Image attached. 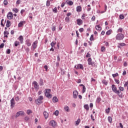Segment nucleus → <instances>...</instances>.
I'll list each match as a JSON object with an SVG mask.
<instances>
[{
	"label": "nucleus",
	"instance_id": "48",
	"mask_svg": "<svg viewBox=\"0 0 128 128\" xmlns=\"http://www.w3.org/2000/svg\"><path fill=\"white\" fill-rule=\"evenodd\" d=\"M6 54H10V49H7Z\"/></svg>",
	"mask_w": 128,
	"mask_h": 128
},
{
	"label": "nucleus",
	"instance_id": "43",
	"mask_svg": "<svg viewBox=\"0 0 128 128\" xmlns=\"http://www.w3.org/2000/svg\"><path fill=\"white\" fill-rule=\"evenodd\" d=\"M65 20L66 22H70V17H66Z\"/></svg>",
	"mask_w": 128,
	"mask_h": 128
},
{
	"label": "nucleus",
	"instance_id": "33",
	"mask_svg": "<svg viewBox=\"0 0 128 128\" xmlns=\"http://www.w3.org/2000/svg\"><path fill=\"white\" fill-rule=\"evenodd\" d=\"M12 12H14L16 14H18V12H19V10L18 9V8H13Z\"/></svg>",
	"mask_w": 128,
	"mask_h": 128
},
{
	"label": "nucleus",
	"instance_id": "24",
	"mask_svg": "<svg viewBox=\"0 0 128 128\" xmlns=\"http://www.w3.org/2000/svg\"><path fill=\"white\" fill-rule=\"evenodd\" d=\"M57 46L58 48V50H64V44H61L60 46L58 44Z\"/></svg>",
	"mask_w": 128,
	"mask_h": 128
},
{
	"label": "nucleus",
	"instance_id": "63",
	"mask_svg": "<svg viewBox=\"0 0 128 128\" xmlns=\"http://www.w3.org/2000/svg\"><path fill=\"white\" fill-rule=\"evenodd\" d=\"M86 58H90V54L88 52L86 55Z\"/></svg>",
	"mask_w": 128,
	"mask_h": 128
},
{
	"label": "nucleus",
	"instance_id": "54",
	"mask_svg": "<svg viewBox=\"0 0 128 128\" xmlns=\"http://www.w3.org/2000/svg\"><path fill=\"white\" fill-rule=\"evenodd\" d=\"M32 110H27V114H32Z\"/></svg>",
	"mask_w": 128,
	"mask_h": 128
},
{
	"label": "nucleus",
	"instance_id": "27",
	"mask_svg": "<svg viewBox=\"0 0 128 128\" xmlns=\"http://www.w3.org/2000/svg\"><path fill=\"white\" fill-rule=\"evenodd\" d=\"M95 28L96 30H102V27H100V24L96 26Z\"/></svg>",
	"mask_w": 128,
	"mask_h": 128
},
{
	"label": "nucleus",
	"instance_id": "3",
	"mask_svg": "<svg viewBox=\"0 0 128 128\" xmlns=\"http://www.w3.org/2000/svg\"><path fill=\"white\" fill-rule=\"evenodd\" d=\"M42 100H44V96H40L37 100H35V102L36 104H40L42 103Z\"/></svg>",
	"mask_w": 128,
	"mask_h": 128
},
{
	"label": "nucleus",
	"instance_id": "50",
	"mask_svg": "<svg viewBox=\"0 0 128 128\" xmlns=\"http://www.w3.org/2000/svg\"><path fill=\"white\" fill-rule=\"evenodd\" d=\"M110 108H107V109H106V114H110Z\"/></svg>",
	"mask_w": 128,
	"mask_h": 128
},
{
	"label": "nucleus",
	"instance_id": "26",
	"mask_svg": "<svg viewBox=\"0 0 128 128\" xmlns=\"http://www.w3.org/2000/svg\"><path fill=\"white\" fill-rule=\"evenodd\" d=\"M101 100H102V98H100V97H98L96 100V104H100Z\"/></svg>",
	"mask_w": 128,
	"mask_h": 128
},
{
	"label": "nucleus",
	"instance_id": "23",
	"mask_svg": "<svg viewBox=\"0 0 128 128\" xmlns=\"http://www.w3.org/2000/svg\"><path fill=\"white\" fill-rule=\"evenodd\" d=\"M66 2L69 6H72V4H74V2H72V0H66Z\"/></svg>",
	"mask_w": 128,
	"mask_h": 128
},
{
	"label": "nucleus",
	"instance_id": "29",
	"mask_svg": "<svg viewBox=\"0 0 128 128\" xmlns=\"http://www.w3.org/2000/svg\"><path fill=\"white\" fill-rule=\"evenodd\" d=\"M76 12H82V7L80 6H78L76 7Z\"/></svg>",
	"mask_w": 128,
	"mask_h": 128
},
{
	"label": "nucleus",
	"instance_id": "22",
	"mask_svg": "<svg viewBox=\"0 0 128 128\" xmlns=\"http://www.w3.org/2000/svg\"><path fill=\"white\" fill-rule=\"evenodd\" d=\"M4 38H8V34H10V33L6 31V30L4 32Z\"/></svg>",
	"mask_w": 128,
	"mask_h": 128
},
{
	"label": "nucleus",
	"instance_id": "11",
	"mask_svg": "<svg viewBox=\"0 0 128 128\" xmlns=\"http://www.w3.org/2000/svg\"><path fill=\"white\" fill-rule=\"evenodd\" d=\"M78 96V92L76 90L73 91V98H77Z\"/></svg>",
	"mask_w": 128,
	"mask_h": 128
},
{
	"label": "nucleus",
	"instance_id": "60",
	"mask_svg": "<svg viewBox=\"0 0 128 128\" xmlns=\"http://www.w3.org/2000/svg\"><path fill=\"white\" fill-rule=\"evenodd\" d=\"M79 32H84V28H80L79 29Z\"/></svg>",
	"mask_w": 128,
	"mask_h": 128
},
{
	"label": "nucleus",
	"instance_id": "21",
	"mask_svg": "<svg viewBox=\"0 0 128 128\" xmlns=\"http://www.w3.org/2000/svg\"><path fill=\"white\" fill-rule=\"evenodd\" d=\"M43 114L46 120L48 118V113L45 111Z\"/></svg>",
	"mask_w": 128,
	"mask_h": 128
},
{
	"label": "nucleus",
	"instance_id": "38",
	"mask_svg": "<svg viewBox=\"0 0 128 128\" xmlns=\"http://www.w3.org/2000/svg\"><path fill=\"white\" fill-rule=\"evenodd\" d=\"M52 12L54 14H56V12H58V9L56 8V7H55L54 8L52 9Z\"/></svg>",
	"mask_w": 128,
	"mask_h": 128
},
{
	"label": "nucleus",
	"instance_id": "8",
	"mask_svg": "<svg viewBox=\"0 0 128 128\" xmlns=\"http://www.w3.org/2000/svg\"><path fill=\"white\" fill-rule=\"evenodd\" d=\"M74 68H76V70H84V66L82 64H78L77 65H76Z\"/></svg>",
	"mask_w": 128,
	"mask_h": 128
},
{
	"label": "nucleus",
	"instance_id": "1",
	"mask_svg": "<svg viewBox=\"0 0 128 128\" xmlns=\"http://www.w3.org/2000/svg\"><path fill=\"white\" fill-rule=\"evenodd\" d=\"M50 92H52L50 89H45L44 94L48 98H52V94H50Z\"/></svg>",
	"mask_w": 128,
	"mask_h": 128
},
{
	"label": "nucleus",
	"instance_id": "37",
	"mask_svg": "<svg viewBox=\"0 0 128 128\" xmlns=\"http://www.w3.org/2000/svg\"><path fill=\"white\" fill-rule=\"evenodd\" d=\"M102 84H105V86H108V81H106V80H102Z\"/></svg>",
	"mask_w": 128,
	"mask_h": 128
},
{
	"label": "nucleus",
	"instance_id": "32",
	"mask_svg": "<svg viewBox=\"0 0 128 128\" xmlns=\"http://www.w3.org/2000/svg\"><path fill=\"white\" fill-rule=\"evenodd\" d=\"M118 48H120V46H126V44L124 43H118Z\"/></svg>",
	"mask_w": 128,
	"mask_h": 128
},
{
	"label": "nucleus",
	"instance_id": "45",
	"mask_svg": "<svg viewBox=\"0 0 128 128\" xmlns=\"http://www.w3.org/2000/svg\"><path fill=\"white\" fill-rule=\"evenodd\" d=\"M112 76H113V78H116V76H118V73L116 72L115 74H112Z\"/></svg>",
	"mask_w": 128,
	"mask_h": 128
},
{
	"label": "nucleus",
	"instance_id": "28",
	"mask_svg": "<svg viewBox=\"0 0 128 128\" xmlns=\"http://www.w3.org/2000/svg\"><path fill=\"white\" fill-rule=\"evenodd\" d=\"M52 102H58V99L56 96L52 98Z\"/></svg>",
	"mask_w": 128,
	"mask_h": 128
},
{
	"label": "nucleus",
	"instance_id": "12",
	"mask_svg": "<svg viewBox=\"0 0 128 128\" xmlns=\"http://www.w3.org/2000/svg\"><path fill=\"white\" fill-rule=\"evenodd\" d=\"M24 111H20L17 112L16 116L18 118V116H24Z\"/></svg>",
	"mask_w": 128,
	"mask_h": 128
},
{
	"label": "nucleus",
	"instance_id": "49",
	"mask_svg": "<svg viewBox=\"0 0 128 128\" xmlns=\"http://www.w3.org/2000/svg\"><path fill=\"white\" fill-rule=\"evenodd\" d=\"M86 86H83L82 87V92L83 94H84V92H86Z\"/></svg>",
	"mask_w": 128,
	"mask_h": 128
},
{
	"label": "nucleus",
	"instance_id": "30",
	"mask_svg": "<svg viewBox=\"0 0 128 128\" xmlns=\"http://www.w3.org/2000/svg\"><path fill=\"white\" fill-rule=\"evenodd\" d=\"M64 110L67 112H70V108L68 106H64Z\"/></svg>",
	"mask_w": 128,
	"mask_h": 128
},
{
	"label": "nucleus",
	"instance_id": "52",
	"mask_svg": "<svg viewBox=\"0 0 128 128\" xmlns=\"http://www.w3.org/2000/svg\"><path fill=\"white\" fill-rule=\"evenodd\" d=\"M114 82L117 84H120V80L114 79Z\"/></svg>",
	"mask_w": 128,
	"mask_h": 128
},
{
	"label": "nucleus",
	"instance_id": "7",
	"mask_svg": "<svg viewBox=\"0 0 128 128\" xmlns=\"http://www.w3.org/2000/svg\"><path fill=\"white\" fill-rule=\"evenodd\" d=\"M38 40L32 43V48L33 50H35L38 48Z\"/></svg>",
	"mask_w": 128,
	"mask_h": 128
},
{
	"label": "nucleus",
	"instance_id": "41",
	"mask_svg": "<svg viewBox=\"0 0 128 128\" xmlns=\"http://www.w3.org/2000/svg\"><path fill=\"white\" fill-rule=\"evenodd\" d=\"M119 18L120 20H124V14H121L120 15Z\"/></svg>",
	"mask_w": 128,
	"mask_h": 128
},
{
	"label": "nucleus",
	"instance_id": "51",
	"mask_svg": "<svg viewBox=\"0 0 128 128\" xmlns=\"http://www.w3.org/2000/svg\"><path fill=\"white\" fill-rule=\"evenodd\" d=\"M8 0H4V6H8Z\"/></svg>",
	"mask_w": 128,
	"mask_h": 128
},
{
	"label": "nucleus",
	"instance_id": "20",
	"mask_svg": "<svg viewBox=\"0 0 128 128\" xmlns=\"http://www.w3.org/2000/svg\"><path fill=\"white\" fill-rule=\"evenodd\" d=\"M39 84L40 86H44V80L42 78H40L39 80Z\"/></svg>",
	"mask_w": 128,
	"mask_h": 128
},
{
	"label": "nucleus",
	"instance_id": "2",
	"mask_svg": "<svg viewBox=\"0 0 128 128\" xmlns=\"http://www.w3.org/2000/svg\"><path fill=\"white\" fill-rule=\"evenodd\" d=\"M124 38V35L122 33H118L116 36V40H122Z\"/></svg>",
	"mask_w": 128,
	"mask_h": 128
},
{
	"label": "nucleus",
	"instance_id": "39",
	"mask_svg": "<svg viewBox=\"0 0 128 128\" xmlns=\"http://www.w3.org/2000/svg\"><path fill=\"white\" fill-rule=\"evenodd\" d=\"M105 50H106V48H104V46H102V48H101V52H104Z\"/></svg>",
	"mask_w": 128,
	"mask_h": 128
},
{
	"label": "nucleus",
	"instance_id": "36",
	"mask_svg": "<svg viewBox=\"0 0 128 128\" xmlns=\"http://www.w3.org/2000/svg\"><path fill=\"white\" fill-rule=\"evenodd\" d=\"M14 44L15 46H20V42L18 40H16L14 42Z\"/></svg>",
	"mask_w": 128,
	"mask_h": 128
},
{
	"label": "nucleus",
	"instance_id": "40",
	"mask_svg": "<svg viewBox=\"0 0 128 128\" xmlns=\"http://www.w3.org/2000/svg\"><path fill=\"white\" fill-rule=\"evenodd\" d=\"M46 6H50V1L49 0H48L46 1Z\"/></svg>",
	"mask_w": 128,
	"mask_h": 128
},
{
	"label": "nucleus",
	"instance_id": "44",
	"mask_svg": "<svg viewBox=\"0 0 128 128\" xmlns=\"http://www.w3.org/2000/svg\"><path fill=\"white\" fill-rule=\"evenodd\" d=\"M59 112H58V110H56L55 112L54 113V114L55 116H58Z\"/></svg>",
	"mask_w": 128,
	"mask_h": 128
},
{
	"label": "nucleus",
	"instance_id": "46",
	"mask_svg": "<svg viewBox=\"0 0 128 128\" xmlns=\"http://www.w3.org/2000/svg\"><path fill=\"white\" fill-rule=\"evenodd\" d=\"M4 20L2 19L1 20V23H0V24L1 26H4Z\"/></svg>",
	"mask_w": 128,
	"mask_h": 128
},
{
	"label": "nucleus",
	"instance_id": "5",
	"mask_svg": "<svg viewBox=\"0 0 128 128\" xmlns=\"http://www.w3.org/2000/svg\"><path fill=\"white\" fill-rule=\"evenodd\" d=\"M32 84L34 85V88H35L36 90L38 92V90H40V85H38V84L36 81H34L32 83Z\"/></svg>",
	"mask_w": 128,
	"mask_h": 128
},
{
	"label": "nucleus",
	"instance_id": "19",
	"mask_svg": "<svg viewBox=\"0 0 128 128\" xmlns=\"http://www.w3.org/2000/svg\"><path fill=\"white\" fill-rule=\"evenodd\" d=\"M10 26H12V24L10 23V20H8L6 21V28H10Z\"/></svg>",
	"mask_w": 128,
	"mask_h": 128
},
{
	"label": "nucleus",
	"instance_id": "10",
	"mask_svg": "<svg viewBox=\"0 0 128 128\" xmlns=\"http://www.w3.org/2000/svg\"><path fill=\"white\" fill-rule=\"evenodd\" d=\"M14 104H16V103L14 102V98H12L10 100V108H14Z\"/></svg>",
	"mask_w": 128,
	"mask_h": 128
},
{
	"label": "nucleus",
	"instance_id": "17",
	"mask_svg": "<svg viewBox=\"0 0 128 128\" xmlns=\"http://www.w3.org/2000/svg\"><path fill=\"white\" fill-rule=\"evenodd\" d=\"M92 58H88V64L89 66H92V64H94V62H92Z\"/></svg>",
	"mask_w": 128,
	"mask_h": 128
},
{
	"label": "nucleus",
	"instance_id": "61",
	"mask_svg": "<svg viewBox=\"0 0 128 128\" xmlns=\"http://www.w3.org/2000/svg\"><path fill=\"white\" fill-rule=\"evenodd\" d=\"M44 68H45L46 72H48V66L46 65L44 66Z\"/></svg>",
	"mask_w": 128,
	"mask_h": 128
},
{
	"label": "nucleus",
	"instance_id": "34",
	"mask_svg": "<svg viewBox=\"0 0 128 128\" xmlns=\"http://www.w3.org/2000/svg\"><path fill=\"white\" fill-rule=\"evenodd\" d=\"M80 119H78L75 123V126H78L80 124Z\"/></svg>",
	"mask_w": 128,
	"mask_h": 128
},
{
	"label": "nucleus",
	"instance_id": "31",
	"mask_svg": "<svg viewBox=\"0 0 128 128\" xmlns=\"http://www.w3.org/2000/svg\"><path fill=\"white\" fill-rule=\"evenodd\" d=\"M108 120L110 124H112V118L111 116H109L108 118Z\"/></svg>",
	"mask_w": 128,
	"mask_h": 128
},
{
	"label": "nucleus",
	"instance_id": "4",
	"mask_svg": "<svg viewBox=\"0 0 128 128\" xmlns=\"http://www.w3.org/2000/svg\"><path fill=\"white\" fill-rule=\"evenodd\" d=\"M112 90L115 92V94H118L119 96V97L120 98V90H116V85L114 84H112Z\"/></svg>",
	"mask_w": 128,
	"mask_h": 128
},
{
	"label": "nucleus",
	"instance_id": "16",
	"mask_svg": "<svg viewBox=\"0 0 128 128\" xmlns=\"http://www.w3.org/2000/svg\"><path fill=\"white\" fill-rule=\"evenodd\" d=\"M26 44L28 46H32V43H30V39H28L26 40Z\"/></svg>",
	"mask_w": 128,
	"mask_h": 128
},
{
	"label": "nucleus",
	"instance_id": "59",
	"mask_svg": "<svg viewBox=\"0 0 128 128\" xmlns=\"http://www.w3.org/2000/svg\"><path fill=\"white\" fill-rule=\"evenodd\" d=\"M90 40H94V34L91 35L90 38Z\"/></svg>",
	"mask_w": 128,
	"mask_h": 128
},
{
	"label": "nucleus",
	"instance_id": "58",
	"mask_svg": "<svg viewBox=\"0 0 128 128\" xmlns=\"http://www.w3.org/2000/svg\"><path fill=\"white\" fill-rule=\"evenodd\" d=\"M24 12H26V10H24V9L22 10L21 11H20V14H21L22 15V14H24Z\"/></svg>",
	"mask_w": 128,
	"mask_h": 128
},
{
	"label": "nucleus",
	"instance_id": "15",
	"mask_svg": "<svg viewBox=\"0 0 128 128\" xmlns=\"http://www.w3.org/2000/svg\"><path fill=\"white\" fill-rule=\"evenodd\" d=\"M76 22H77V24L78 26H82V19L80 18L77 19Z\"/></svg>",
	"mask_w": 128,
	"mask_h": 128
},
{
	"label": "nucleus",
	"instance_id": "6",
	"mask_svg": "<svg viewBox=\"0 0 128 128\" xmlns=\"http://www.w3.org/2000/svg\"><path fill=\"white\" fill-rule=\"evenodd\" d=\"M49 124L50 126H52L53 128H56L58 124L54 120H52L50 121Z\"/></svg>",
	"mask_w": 128,
	"mask_h": 128
},
{
	"label": "nucleus",
	"instance_id": "57",
	"mask_svg": "<svg viewBox=\"0 0 128 128\" xmlns=\"http://www.w3.org/2000/svg\"><path fill=\"white\" fill-rule=\"evenodd\" d=\"M15 100L16 102H18V100H20V98L18 96H16L15 98Z\"/></svg>",
	"mask_w": 128,
	"mask_h": 128
},
{
	"label": "nucleus",
	"instance_id": "35",
	"mask_svg": "<svg viewBox=\"0 0 128 128\" xmlns=\"http://www.w3.org/2000/svg\"><path fill=\"white\" fill-rule=\"evenodd\" d=\"M122 30H123L122 28H120L116 32H118V33L120 32V34H122Z\"/></svg>",
	"mask_w": 128,
	"mask_h": 128
},
{
	"label": "nucleus",
	"instance_id": "53",
	"mask_svg": "<svg viewBox=\"0 0 128 128\" xmlns=\"http://www.w3.org/2000/svg\"><path fill=\"white\" fill-rule=\"evenodd\" d=\"M4 44L2 43L0 44V48H4Z\"/></svg>",
	"mask_w": 128,
	"mask_h": 128
},
{
	"label": "nucleus",
	"instance_id": "64",
	"mask_svg": "<svg viewBox=\"0 0 128 128\" xmlns=\"http://www.w3.org/2000/svg\"><path fill=\"white\" fill-rule=\"evenodd\" d=\"M90 118H91L92 120H93V122H94V117L92 116V114L90 116Z\"/></svg>",
	"mask_w": 128,
	"mask_h": 128
},
{
	"label": "nucleus",
	"instance_id": "25",
	"mask_svg": "<svg viewBox=\"0 0 128 128\" xmlns=\"http://www.w3.org/2000/svg\"><path fill=\"white\" fill-rule=\"evenodd\" d=\"M112 29H110L109 30H108L106 32V34L107 36H110V34H112Z\"/></svg>",
	"mask_w": 128,
	"mask_h": 128
},
{
	"label": "nucleus",
	"instance_id": "13",
	"mask_svg": "<svg viewBox=\"0 0 128 128\" xmlns=\"http://www.w3.org/2000/svg\"><path fill=\"white\" fill-rule=\"evenodd\" d=\"M24 24H26V21L24 20L20 21L18 24V27L22 28V26H24Z\"/></svg>",
	"mask_w": 128,
	"mask_h": 128
},
{
	"label": "nucleus",
	"instance_id": "56",
	"mask_svg": "<svg viewBox=\"0 0 128 128\" xmlns=\"http://www.w3.org/2000/svg\"><path fill=\"white\" fill-rule=\"evenodd\" d=\"M92 22H94V20H96V16H94L92 18H91Z\"/></svg>",
	"mask_w": 128,
	"mask_h": 128
},
{
	"label": "nucleus",
	"instance_id": "62",
	"mask_svg": "<svg viewBox=\"0 0 128 128\" xmlns=\"http://www.w3.org/2000/svg\"><path fill=\"white\" fill-rule=\"evenodd\" d=\"M52 30H53V31L56 30V26H52Z\"/></svg>",
	"mask_w": 128,
	"mask_h": 128
},
{
	"label": "nucleus",
	"instance_id": "9",
	"mask_svg": "<svg viewBox=\"0 0 128 128\" xmlns=\"http://www.w3.org/2000/svg\"><path fill=\"white\" fill-rule=\"evenodd\" d=\"M14 18V15H12V12H8V14H7V18H8V20H12Z\"/></svg>",
	"mask_w": 128,
	"mask_h": 128
},
{
	"label": "nucleus",
	"instance_id": "14",
	"mask_svg": "<svg viewBox=\"0 0 128 128\" xmlns=\"http://www.w3.org/2000/svg\"><path fill=\"white\" fill-rule=\"evenodd\" d=\"M18 40L20 42V44H24V37H22V36H20Z\"/></svg>",
	"mask_w": 128,
	"mask_h": 128
},
{
	"label": "nucleus",
	"instance_id": "18",
	"mask_svg": "<svg viewBox=\"0 0 128 128\" xmlns=\"http://www.w3.org/2000/svg\"><path fill=\"white\" fill-rule=\"evenodd\" d=\"M84 108L85 110H86V112H88L90 110V106H88V104H86L84 106Z\"/></svg>",
	"mask_w": 128,
	"mask_h": 128
},
{
	"label": "nucleus",
	"instance_id": "55",
	"mask_svg": "<svg viewBox=\"0 0 128 128\" xmlns=\"http://www.w3.org/2000/svg\"><path fill=\"white\" fill-rule=\"evenodd\" d=\"M118 88H119L121 92H124V87L119 86Z\"/></svg>",
	"mask_w": 128,
	"mask_h": 128
},
{
	"label": "nucleus",
	"instance_id": "47",
	"mask_svg": "<svg viewBox=\"0 0 128 128\" xmlns=\"http://www.w3.org/2000/svg\"><path fill=\"white\" fill-rule=\"evenodd\" d=\"M56 44V42H52V43L50 44V46L52 48L54 47V45Z\"/></svg>",
	"mask_w": 128,
	"mask_h": 128
},
{
	"label": "nucleus",
	"instance_id": "42",
	"mask_svg": "<svg viewBox=\"0 0 128 128\" xmlns=\"http://www.w3.org/2000/svg\"><path fill=\"white\" fill-rule=\"evenodd\" d=\"M124 86L126 88V86H127V90H128V80L126 82H125V84H124Z\"/></svg>",
	"mask_w": 128,
	"mask_h": 128
}]
</instances>
